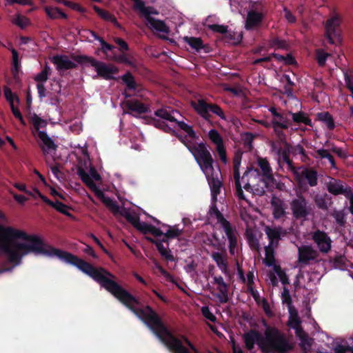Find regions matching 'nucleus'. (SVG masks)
Segmentation results:
<instances>
[{"instance_id":"obj_1","label":"nucleus","mask_w":353,"mask_h":353,"mask_svg":"<svg viewBox=\"0 0 353 353\" xmlns=\"http://www.w3.org/2000/svg\"><path fill=\"white\" fill-rule=\"evenodd\" d=\"M72 154L77 158V174L81 181L94 192L97 196L110 208L114 215L125 217L143 233H151L155 236H163V241H156L152 238H147V239L156 245L158 251L163 257L168 261H174V258L169 250L167 241L179 236L181 233V230L176 226L161 223L154 218L152 219L157 223V225L141 222L136 213L125 208H120L112 199L105 196L103 190L100 188L102 181L101 176L92 166L85 148L80 146L75 148Z\"/></svg>"},{"instance_id":"obj_2","label":"nucleus","mask_w":353,"mask_h":353,"mask_svg":"<svg viewBox=\"0 0 353 353\" xmlns=\"http://www.w3.org/2000/svg\"><path fill=\"white\" fill-rule=\"evenodd\" d=\"M257 165L261 168L263 175H260L259 171L255 168H249L246 170L243 176H240V161L237 159L234 160V179L235 181L236 194L242 201L241 205L243 209L241 210L242 219L249 222L252 218V213L255 209L245 199L243 188L252 192L253 194L263 195L268 188H279L282 190L283 184L280 183L273 176L270 165L266 159L258 158Z\"/></svg>"},{"instance_id":"obj_3","label":"nucleus","mask_w":353,"mask_h":353,"mask_svg":"<svg viewBox=\"0 0 353 353\" xmlns=\"http://www.w3.org/2000/svg\"><path fill=\"white\" fill-rule=\"evenodd\" d=\"M30 253L36 254V235L12 227L0 226V254H5L17 265ZM10 270L0 269V274Z\"/></svg>"},{"instance_id":"obj_4","label":"nucleus","mask_w":353,"mask_h":353,"mask_svg":"<svg viewBox=\"0 0 353 353\" xmlns=\"http://www.w3.org/2000/svg\"><path fill=\"white\" fill-rule=\"evenodd\" d=\"M189 150L194 157L200 168L206 176L210 186L211 187L212 199L213 203L216 200V195L219 193L221 183L219 180L221 174L218 166L214 165V161L208 150L203 143L194 144L190 141L189 143L184 142Z\"/></svg>"},{"instance_id":"obj_5","label":"nucleus","mask_w":353,"mask_h":353,"mask_svg":"<svg viewBox=\"0 0 353 353\" xmlns=\"http://www.w3.org/2000/svg\"><path fill=\"white\" fill-rule=\"evenodd\" d=\"M246 347L252 350L257 344L264 353H285L292 348L284 336L276 329L268 327L264 336H260L255 332H250L244 335Z\"/></svg>"},{"instance_id":"obj_6","label":"nucleus","mask_w":353,"mask_h":353,"mask_svg":"<svg viewBox=\"0 0 353 353\" xmlns=\"http://www.w3.org/2000/svg\"><path fill=\"white\" fill-rule=\"evenodd\" d=\"M263 263L265 265L272 270L267 272V280L272 285H276L280 281L283 284L288 283V279L287 278L284 272L281 270L280 265L276 264L274 258V251L272 246L265 247V254L263 259Z\"/></svg>"},{"instance_id":"obj_7","label":"nucleus","mask_w":353,"mask_h":353,"mask_svg":"<svg viewBox=\"0 0 353 353\" xmlns=\"http://www.w3.org/2000/svg\"><path fill=\"white\" fill-rule=\"evenodd\" d=\"M342 22V16L333 11L325 24V34L331 44H339L342 41L341 32L339 30Z\"/></svg>"},{"instance_id":"obj_8","label":"nucleus","mask_w":353,"mask_h":353,"mask_svg":"<svg viewBox=\"0 0 353 353\" xmlns=\"http://www.w3.org/2000/svg\"><path fill=\"white\" fill-rule=\"evenodd\" d=\"M209 216L210 219H215L216 223L219 224L227 236L230 243V252L234 254L237 241L235 232L231 228L230 223L223 218L222 214L212 205L209 210Z\"/></svg>"},{"instance_id":"obj_9","label":"nucleus","mask_w":353,"mask_h":353,"mask_svg":"<svg viewBox=\"0 0 353 353\" xmlns=\"http://www.w3.org/2000/svg\"><path fill=\"white\" fill-rule=\"evenodd\" d=\"M179 114H180L178 111L173 110H171L170 108H162L155 112V115L159 118L170 121H176L178 128L183 130V132L190 137L191 141H194L196 139V134L192 128L184 122L177 121L176 116Z\"/></svg>"},{"instance_id":"obj_10","label":"nucleus","mask_w":353,"mask_h":353,"mask_svg":"<svg viewBox=\"0 0 353 353\" xmlns=\"http://www.w3.org/2000/svg\"><path fill=\"white\" fill-rule=\"evenodd\" d=\"M290 316L288 320L289 326L295 330L297 337L300 339V345L304 350H307L312 345V339L301 330L300 327L301 321L298 317V314L293 307H290L288 310Z\"/></svg>"},{"instance_id":"obj_11","label":"nucleus","mask_w":353,"mask_h":353,"mask_svg":"<svg viewBox=\"0 0 353 353\" xmlns=\"http://www.w3.org/2000/svg\"><path fill=\"white\" fill-rule=\"evenodd\" d=\"M87 59L90 65L97 72V76L105 79H112L114 75L118 72L117 68L112 65H106L90 57H88Z\"/></svg>"},{"instance_id":"obj_12","label":"nucleus","mask_w":353,"mask_h":353,"mask_svg":"<svg viewBox=\"0 0 353 353\" xmlns=\"http://www.w3.org/2000/svg\"><path fill=\"white\" fill-rule=\"evenodd\" d=\"M34 136L39 139V145L46 157V163H49V158H52L56 152V144L45 131H39V133Z\"/></svg>"},{"instance_id":"obj_13","label":"nucleus","mask_w":353,"mask_h":353,"mask_svg":"<svg viewBox=\"0 0 353 353\" xmlns=\"http://www.w3.org/2000/svg\"><path fill=\"white\" fill-rule=\"evenodd\" d=\"M295 177L300 185L307 182L311 186L316 185V173L312 170H308L305 168H299L294 170Z\"/></svg>"},{"instance_id":"obj_14","label":"nucleus","mask_w":353,"mask_h":353,"mask_svg":"<svg viewBox=\"0 0 353 353\" xmlns=\"http://www.w3.org/2000/svg\"><path fill=\"white\" fill-rule=\"evenodd\" d=\"M208 135L211 142L216 146V149L221 161L223 163L226 164L228 162L226 152L221 134L217 130L212 129L208 132Z\"/></svg>"},{"instance_id":"obj_15","label":"nucleus","mask_w":353,"mask_h":353,"mask_svg":"<svg viewBox=\"0 0 353 353\" xmlns=\"http://www.w3.org/2000/svg\"><path fill=\"white\" fill-rule=\"evenodd\" d=\"M214 290H216V296L221 302H226L228 300V286L221 276L214 277L212 283Z\"/></svg>"},{"instance_id":"obj_16","label":"nucleus","mask_w":353,"mask_h":353,"mask_svg":"<svg viewBox=\"0 0 353 353\" xmlns=\"http://www.w3.org/2000/svg\"><path fill=\"white\" fill-rule=\"evenodd\" d=\"M318 256L317 252L310 245H303L299 248V261L307 263L311 260H314Z\"/></svg>"},{"instance_id":"obj_17","label":"nucleus","mask_w":353,"mask_h":353,"mask_svg":"<svg viewBox=\"0 0 353 353\" xmlns=\"http://www.w3.org/2000/svg\"><path fill=\"white\" fill-rule=\"evenodd\" d=\"M313 239L322 252H327L330 250L331 240L325 233L320 231L316 232L313 235Z\"/></svg>"},{"instance_id":"obj_18","label":"nucleus","mask_w":353,"mask_h":353,"mask_svg":"<svg viewBox=\"0 0 353 353\" xmlns=\"http://www.w3.org/2000/svg\"><path fill=\"white\" fill-rule=\"evenodd\" d=\"M35 192L45 203L50 205L52 208H54L55 210H57L58 212L68 216H72V214L70 212V208L68 205L61 203L59 201H50L46 196L43 195L39 190H35Z\"/></svg>"},{"instance_id":"obj_19","label":"nucleus","mask_w":353,"mask_h":353,"mask_svg":"<svg viewBox=\"0 0 353 353\" xmlns=\"http://www.w3.org/2000/svg\"><path fill=\"white\" fill-rule=\"evenodd\" d=\"M263 14L260 12L251 10L248 12L245 20V27L248 30H251L258 27L263 19Z\"/></svg>"},{"instance_id":"obj_20","label":"nucleus","mask_w":353,"mask_h":353,"mask_svg":"<svg viewBox=\"0 0 353 353\" xmlns=\"http://www.w3.org/2000/svg\"><path fill=\"white\" fill-rule=\"evenodd\" d=\"M265 233L270 240L268 246L272 247L276 246L279 240L285 235V232L279 228L266 227Z\"/></svg>"},{"instance_id":"obj_21","label":"nucleus","mask_w":353,"mask_h":353,"mask_svg":"<svg viewBox=\"0 0 353 353\" xmlns=\"http://www.w3.org/2000/svg\"><path fill=\"white\" fill-rule=\"evenodd\" d=\"M128 111V114H130L134 117H138L139 114L147 112L148 107L143 104L138 102L136 100H130L126 103Z\"/></svg>"},{"instance_id":"obj_22","label":"nucleus","mask_w":353,"mask_h":353,"mask_svg":"<svg viewBox=\"0 0 353 353\" xmlns=\"http://www.w3.org/2000/svg\"><path fill=\"white\" fill-rule=\"evenodd\" d=\"M291 207L296 216H304L307 214L306 202L302 197L294 199L291 203Z\"/></svg>"},{"instance_id":"obj_23","label":"nucleus","mask_w":353,"mask_h":353,"mask_svg":"<svg viewBox=\"0 0 353 353\" xmlns=\"http://www.w3.org/2000/svg\"><path fill=\"white\" fill-rule=\"evenodd\" d=\"M52 63L59 70H65L75 66V63L65 56L54 57L52 58Z\"/></svg>"},{"instance_id":"obj_24","label":"nucleus","mask_w":353,"mask_h":353,"mask_svg":"<svg viewBox=\"0 0 353 353\" xmlns=\"http://www.w3.org/2000/svg\"><path fill=\"white\" fill-rule=\"evenodd\" d=\"M271 203L274 218L279 219L282 217L285 212V206L283 201L278 197L273 196Z\"/></svg>"},{"instance_id":"obj_25","label":"nucleus","mask_w":353,"mask_h":353,"mask_svg":"<svg viewBox=\"0 0 353 353\" xmlns=\"http://www.w3.org/2000/svg\"><path fill=\"white\" fill-rule=\"evenodd\" d=\"M194 110L203 118L208 119L210 105H207L203 100H198L196 102L191 103Z\"/></svg>"},{"instance_id":"obj_26","label":"nucleus","mask_w":353,"mask_h":353,"mask_svg":"<svg viewBox=\"0 0 353 353\" xmlns=\"http://www.w3.org/2000/svg\"><path fill=\"white\" fill-rule=\"evenodd\" d=\"M30 121L34 125L36 131L37 132V134L39 133V131H43L42 129H44L47 125L46 120L41 118L36 114H32L30 115Z\"/></svg>"},{"instance_id":"obj_27","label":"nucleus","mask_w":353,"mask_h":353,"mask_svg":"<svg viewBox=\"0 0 353 353\" xmlns=\"http://www.w3.org/2000/svg\"><path fill=\"white\" fill-rule=\"evenodd\" d=\"M327 190L334 194H340L345 192L341 183L332 179L327 184Z\"/></svg>"},{"instance_id":"obj_28","label":"nucleus","mask_w":353,"mask_h":353,"mask_svg":"<svg viewBox=\"0 0 353 353\" xmlns=\"http://www.w3.org/2000/svg\"><path fill=\"white\" fill-rule=\"evenodd\" d=\"M183 39L192 48V49L196 51H199L203 48V42L200 38L185 37Z\"/></svg>"},{"instance_id":"obj_29","label":"nucleus","mask_w":353,"mask_h":353,"mask_svg":"<svg viewBox=\"0 0 353 353\" xmlns=\"http://www.w3.org/2000/svg\"><path fill=\"white\" fill-rule=\"evenodd\" d=\"M272 123L276 132L280 128L283 129L288 128V127L287 119L281 114L276 115V117H273Z\"/></svg>"},{"instance_id":"obj_30","label":"nucleus","mask_w":353,"mask_h":353,"mask_svg":"<svg viewBox=\"0 0 353 353\" xmlns=\"http://www.w3.org/2000/svg\"><path fill=\"white\" fill-rule=\"evenodd\" d=\"M94 9L96 12L104 20L111 22L118 27L120 26L117 21L116 17L112 14L99 8L98 7H94Z\"/></svg>"},{"instance_id":"obj_31","label":"nucleus","mask_w":353,"mask_h":353,"mask_svg":"<svg viewBox=\"0 0 353 353\" xmlns=\"http://www.w3.org/2000/svg\"><path fill=\"white\" fill-rule=\"evenodd\" d=\"M317 118L322 121L330 130L334 128V123L331 115L326 112H321L317 114Z\"/></svg>"},{"instance_id":"obj_32","label":"nucleus","mask_w":353,"mask_h":353,"mask_svg":"<svg viewBox=\"0 0 353 353\" xmlns=\"http://www.w3.org/2000/svg\"><path fill=\"white\" fill-rule=\"evenodd\" d=\"M212 256L213 259L216 262L221 271L225 274H227V263L225 262L224 256L220 253L214 252L212 253Z\"/></svg>"},{"instance_id":"obj_33","label":"nucleus","mask_w":353,"mask_h":353,"mask_svg":"<svg viewBox=\"0 0 353 353\" xmlns=\"http://www.w3.org/2000/svg\"><path fill=\"white\" fill-rule=\"evenodd\" d=\"M47 14L52 19L66 18V15L59 9L54 7L46 8Z\"/></svg>"},{"instance_id":"obj_34","label":"nucleus","mask_w":353,"mask_h":353,"mask_svg":"<svg viewBox=\"0 0 353 353\" xmlns=\"http://www.w3.org/2000/svg\"><path fill=\"white\" fill-rule=\"evenodd\" d=\"M12 22L20 28H23L28 25L29 20L26 17L22 16L20 14H17L13 17Z\"/></svg>"},{"instance_id":"obj_35","label":"nucleus","mask_w":353,"mask_h":353,"mask_svg":"<svg viewBox=\"0 0 353 353\" xmlns=\"http://www.w3.org/2000/svg\"><path fill=\"white\" fill-rule=\"evenodd\" d=\"M4 95L7 101L9 102L10 107L15 105V103H19V100L18 97L12 92L9 88H4Z\"/></svg>"},{"instance_id":"obj_36","label":"nucleus","mask_w":353,"mask_h":353,"mask_svg":"<svg viewBox=\"0 0 353 353\" xmlns=\"http://www.w3.org/2000/svg\"><path fill=\"white\" fill-rule=\"evenodd\" d=\"M328 57H331V54L325 52L323 50H317L316 52V59L320 65H324Z\"/></svg>"},{"instance_id":"obj_37","label":"nucleus","mask_w":353,"mask_h":353,"mask_svg":"<svg viewBox=\"0 0 353 353\" xmlns=\"http://www.w3.org/2000/svg\"><path fill=\"white\" fill-rule=\"evenodd\" d=\"M293 120L296 123H303L311 125V121L302 112L292 114Z\"/></svg>"},{"instance_id":"obj_38","label":"nucleus","mask_w":353,"mask_h":353,"mask_svg":"<svg viewBox=\"0 0 353 353\" xmlns=\"http://www.w3.org/2000/svg\"><path fill=\"white\" fill-rule=\"evenodd\" d=\"M204 26L214 32L220 33L227 32V28L225 26L219 24H210L208 23V20L204 23Z\"/></svg>"},{"instance_id":"obj_39","label":"nucleus","mask_w":353,"mask_h":353,"mask_svg":"<svg viewBox=\"0 0 353 353\" xmlns=\"http://www.w3.org/2000/svg\"><path fill=\"white\" fill-rule=\"evenodd\" d=\"M47 164L50 168V170L54 175V176L57 179H60L61 178V171L60 165L57 164L54 165L52 162L51 158H49V163Z\"/></svg>"},{"instance_id":"obj_40","label":"nucleus","mask_w":353,"mask_h":353,"mask_svg":"<svg viewBox=\"0 0 353 353\" xmlns=\"http://www.w3.org/2000/svg\"><path fill=\"white\" fill-rule=\"evenodd\" d=\"M88 33L90 34L95 39L99 40L100 41L101 45V49L105 53L108 54L109 51H111L113 49L112 46L108 44L103 39L98 37L94 32H88Z\"/></svg>"},{"instance_id":"obj_41","label":"nucleus","mask_w":353,"mask_h":353,"mask_svg":"<svg viewBox=\"0 0 353 353\" xmlns=\"http://www.w3.org/2000/svg\"><path fill=\"white\" fill-rule=\"evenodd\" d=\"M123 81L125 83L127 87L130 90L135 89V83L133 77L130 74L127 73L122 77Z\"/></svg>"},{"instance_id":"obj_42","label":"nucleus","mask_w":353,"mask_h":353,"mask_svg":"<svg viewBox=\"0 0 353 353\" xmlns=\"http://www.w3.org/2000/svg\"><path fill=\"white\" fill-rule=\"evenodd\" d=\"M288 43L283 40L274 39L271 41L270 48L274 49H284L288 47Z\"/></svg>"},{"instance_id":"obj_43","label":"nucleus","mask_w":353,"mask_h":353,"mask_svg":"<svg viewBox=\"0 0 353 353\" xmlns=\"http://www.w3.org/2000/svg\"><path fill=\"white\" fill-rule=\"evenodd\" d=\"M48 68H46L35 77V81H37L38 83L43 84L45 81H47L48 78Z\"/></svg>"},{"instance_id":"obj_44","label":"nucleus","mask_w":353,"mask_h":353,"mask_svg":"<svg viewBox=\"0 0 353 353\" xmlns=\"http://www.w3.org/2000/svg\"><path fill=\"white\" fill-rule=\"evenodd\" d=\"M281 299L283 303H285L288 305V310L290 307H292L291 304V297L290 295V292L288 289L285 288H283V290L281 293Z\"/></svg>"},{"instance_id":"obj_45","label":"nucleus","mask_w":353,"mask_h":353,"mask_svg":"<svg viewBox=\"0 0 353 353\" xmlns=\"http://www.w3.org/2000/svg\"><path fill=\"white\" fill-rule=\"evenodd\" d=\"M212 112L214 114H216L218 117H219L221 119H225V117L224 115V113L223 110L216 105H210L209 108V112Z\"/></svg>"},{"instance_id":"obj_46","label":"nucleus","mask_w":353,"mask_h":353,"mask_svg":"<svg viewBox=\"0 0 353 353\" xmlns=\"http://www.w3.org/2000/svg\"><path fill=\"white\" fill-rule=\"evenodd\" d=\"M201 312L203 315L208 320L214 322L216 321L215 316L211 312L209 307L207 306H203L201 308Z\"/></svg>"},{"instance_id":"obj_47","label":"nucleus","mask_w":353,"mask_h":353,"mask_svg":"<svg viewBox=\"0 0 353 353\" xmlns=\"http://www.w3.org/2000/svg\"><path fill=\"white\" fill-rule=\"evenodd\" d=\"M317 152H318V154L321 158L327 159L329 160L330 163H331L332 167L335 168V164H334V160L327 150L321 149V150H318Z\"/></svg>"},{"instance_id":"obj_48","label":"nucleus","mask_w":353,"mask_h":353,"mask_svg":"<svg viewBox=\"0 0 353 353\" xmlns=\"http://www.w3.org/2000/svg\"><path fill=\"white\" fill-rule=\"evenodd\" d=\"M14 186L16 188H17L19 190L22 191V192L26 193L27 194L31 196L32 197H34L35 196V195L31 191H29L27 189L26 185L25 184L15 183L14 184Z\"/></svg>"},{"instance_id":"obj_49","label":"nucleus","mask_w":353,"mask_h":353,"mask_svg":"<svg viewBox=\"0 0 353 353\" xmlns=\"http://www.w3.org/2000/svg\"><path fill=\"white\" fill-rule=\"evenodd\" d=\"M232 44H236L241 41L242 35L240 32L234 33V36H232L231 34H229L227 36Z\"/></svg>"},{"instance_id":"obj_50","label":"nucleus","mask_w":353,"mask_h":353,"mask_svg":"<svg viewBox=\"0 0 353 353\" xmlns=\"http://www.w3.org/2000/svg\"><path fill=\"white\" fill-rule=\"evenodd\" d=\"M10 193L12 194L14 200L19 203V204L23 205L28 200L26 197L23 195L14 194L12 191L10 190Z\"/></svg>"},{"instance_id":"obj_51","label":"nucleus","mask_w":353,"mask_h":353,"mask_svg":"<svg viewBox=\"0 0 353 353\" xmlns=\"http://www.w3.org/2000/svg\"><path fill=\"white\" fill-rule=\"evenodd\" d=\"M284 12V16H285V18L286 19V20L289 22V23H294L295 21H296V18L291 13V12L290 10H288V9H284L283 10Z\"/></svg>"},{"instance_id":"obj_52","label":"nucleus","mask_w":353,"mask_h":353,"mask_svg":"<svg viewBox=\"0 0 353 353\" xmlns=\"http://www.w3.org/2000/svg\"><path fill=\"white\" fill-rule=\"evenodd\" d=\"M345 83H346L347 88L351 91L352 96L353 98V78L345 74Z\"/></svg>"},{"instance_id":"obj_53","label":"nucleus","mask_w":353,"mask_h":353,"mask_svg":"<svg viewBox=\"0 0 353 353\" xmlns=\"http://www.w3.org/2000/svg\"><path fill=\"white\" fill-rule=\"evenodd\" d=\"M261 305H262V307H263L265 312L269 316L272 315V310H270V307L268 303L265 300H264V299L261 300Z\"/></svg>"},{"instance_id":"obj_54","label":"nucleus","mask_w":353,"mask_h":353,"mask_svg":"<svg viewBox=\"0 0 353 353\" xmlns=\"http://www.w3.org/2000/svg\"><path fill=\"white\" fill-rule=\"evenodd\" d=\"M114 41L120 46L122 50H128V44L126 43L125 41L119 38L115 39Z\"/></svg>"},{"instance_id":"obj_55","label":"nucleus","mask_w":353,"mask_h":353,"mask_svg":"<svg viewBox=\"0 0 353 353\" xmlns=\"http://www.w3.org/2000/svg\"><path fill=\"white\" fill-rule=\"evenodd\" d=\"M37 88L38 90V93H39V97L40 98L45 97L46 96V94L45 88H44L43 85L42 83H37Z\"/></svg>"},{"instance_id":"obj_56","label":"nucleus","mask_w":353,"mask_h":353,"mask_svg":"<svg viewBox=\"0 0 353 353\" xmlns=\"http://www.w3.org/2000/svg\"><path fill=\"white\" fill-rule=\"evenodd\" d=\"M12 61H13V64L14 65V68L16 70H17L18 68V64H19V57H18V53L17 52L16 50H13L12 51Z\"/></svg>"},{"instance_id":"obj_57","label":"nucleus","mask_w":353,"mask_h":353,"mask_svg":"<svg viewBox=\"0 0 353 353\" xmlns=\"http://www.w3.org/2000/svg\"><path fill=\"white\" fill-rule=\"evenodd\" d=\"M8 3L12 4V3H19L21 5H28L30 3V0H6Z\"/></svg>"},{"instance_id":"obj_58","label":"nucleus","mask_w":353,"mask_h":353,"mask_svg":"<svg viewBox=\"0 0 353 353\" xmlns=\"http://www.w3.org/2000/svg\"><path fill=\"white\" fill-rule=\"evenodd\" d=\"M254 272H248V274H247V283H248V288L252 287V284L254 282Z\"/></svg>"},{"instance_id":"obj_59","label":"nucleus","mask_w":353,"mask_h":353,"mask_svg":"<svg viewBox=\"0 0 353 353\" xmlns=\"http://www.w3.org/2000/svg\"><path fill=\"white\" fill-rule=\"evenodd\" d=\"M11 110L14 114V116L18 119L19 120H21V117H22V114H21V112H19V110L15 107V105L14 106H11Z\"/></svg>"},{"instance_id":"obj_60","label":"nucleus","mask_w":353,"mask_h":353,"mask_svg":"<svg viewBox=\"0 0 353 353\" xmlns=\"http://www.w3.org/2000/svg\"><path fill=\"white\" fill-rule=\"evenodd\" d=\"M347 350L345 346L339 345L334 347V353H345Z\"/></svg>"},{"instance_id":"obj_61","label":"nucleus","mask_w":353,"mask_h":353,"mask_svg":"<svg viewBox=\"0 0 353 353\" xmlns=\"http://www.w3.org/2000/svg\"><path fill=\"white\" fill-rule=\"evenodd\" d=\"M163 277L168 281L174 283V278L172 275H170L168 272L165 270L161 273Z\"/></svg>"},{"instance_id":"obj_62","label":"nucleus","mask_w":353,"mask_h":353,"mask_svg":"<svg viewBox=\"0 0 353 353\" xmlns=\"http://www.w3.org/2000/svg\"><path fill=\"white\" fill-rule=\"evenodd\" d=\"M249 290L251 292V294H252L253 297L254 298V299L256 300V301H257L258 303H259L260 301V299H259V292L257 291H255L252 287H250L249 288Z\"/></svg>"},{"instance_id":"obj_63","label":"nucleus","mask_w":353,"mask_h":353,"mask_svg":"<svg viewBox=\"0 0 353 353\" xmlns=\"http://www.w3.org/2000/svg\"><path fill=\"white\" fill-rule=\"evenodd\" d=\"M232 349H233L234 353H243L241 348L240 347H239L238 345H236L234 341H232Z\"/></svg>"},{"instance_id":"obj_64","label":"nucleus","mask_w":353,"mask_h":353,"mask_svg":"<svg viewBox=\"0 0 353 353\" xmlns=\"http://www.w3.org/2000/svg\"><path fill=\"white\" fill-rule=\"evenodd\" d=\"M283 62L288 64L293 63L294 58L290 54H288L286 57H284Z\"/></svg>"}]
</instances>
